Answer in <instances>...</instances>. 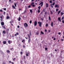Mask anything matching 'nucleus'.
Wrapping results in <instances>:
<instances>
[{
    "label": "nucleus",
    "instance_id": "5701e85b",
    "mask_svg": "<svg viewBox=\"0 0 64 64\" xmlns=\"http://www.w3.org/2000/svg\"><path fill=\"white\" fill-rule=\"evenodd\" d=\"M9 18H10V16H7L6 17L7 19H9Z\"/></svg>",
    "mask_w": 64,
    "mask_h": 64
},
{
    "label": "nucleus",
    "instance_id": "a19ab883",
    "mask_svg": "<svg viewBox=\"0 0 64 64\" xmlns=\"http://www.w3.org/2000/svg\"><path fill=\"white\" fill-rule=\"evenodd\" d=\"M26 10H25L24 11V13H26Z\"/></svg>",
    "mask_w": 64,
    "mask_h": 64
},
{
    "label": "nucleus",
    "instance_id": "f704fd0d",
    "mask_svg": "<svg viewBox=\"0 0 64 64\" xmlns=\"http://www.w3.org/2000/svg\"><path fill=\"white\" fill-rule=\"evenodd\" d=\"M48 26V24H46V27H47V26Z\"/></svg>",
    "mask_w": 64,
    "mask_h": 64
},
{
    "label": "nucleus",
    "instance_id": "e433bc0d",
    "mask_svg": "<svg viewBox=\"0 0 64 64\" xmlns=\"http://www.w3.org/2000/svg\"><path fill=\"white\" fill-rule=\"evenodd\" d=\"M52 0H50V3H52Z\"/></svg>",
    "mask_w": 64,
    "mask_h": 64
},
{
    "label": "nucleus",
    "instance_id": "39448f33",
    "mask_svg": "<svg viewBox=\"0 0 64 64\" xmlns=\"http://www.w3.org/2000/svg\"><path fill=\"white\" fill-rule=\"evenodd\" d=\"M37 24V22L36 21H35L34 22V26H36Z\"/></svg>",
    "mask_w": 64,
    "mask_h": 64
},
{
    "label": "nucleus",
    "instance_id": "a18cd8bd",
    "mask_svg": "<svg viewBox=\"0 0 64 64\" xmlns=\"http://www.w3.org/2000/svg\"><path fill=\"white\" fill-rule=\"evenodd\" d=\"M62 23H64V20H62Z\"/></svg>",
    "mask_w": 64,
    "mask_h": 64
},
{
    "label": "nucleus",
    "instance_id": "58836bf2",
    "mask_svg": "<svg viewBox=\"0 0 64 64\" xmlns=\"http://www.w3.org/2000/svg\"><path fill=\"white\" fill-rule=\"evenodd\" d=\"M40 10H38V12L39 13V12H40Z\"/></svg>",
    "mask_w": 64,
    "mask_h": 64
},
{
    "label": "nucleus",
    "instance_id": "4d7b16f0",
    "mask_svg": "<svg viewBox=\"0 0 64 64\" xmlns=\"http://www.w3.org/2000/svg\"><path fill=\"white\" fill-rule=\"evenodd\" d=\"M0 12H3V11L2 10H0Z\"/></svg>",
    "mask_w": 64,
    "mask_h": 64
},
{
    "label": "nucleus",
    "instance_id": "680f3d73",
    "mask_svg": "<svg viewBox=\"0 0 64 64\" xmlns=\"http://www.w3.org/2000/svg\"><path fill=\"white\" fill-rule=\"evenodd\" d=\"M44 31L45 32H47V30H44Z\"/></svg>",
    "mask_w": 64,
    "mask_h": 64
},
{
    "label": "nucleus",
    "instance_id": "3c124183",
    "mask_svg": "<svg viewBox=\"0 0 64 64\" xmlns=\"http://www.w3.org/2000/svg\"><path fill=\"white\" fill-rule=\"evenodd\" d=\"M0 18H1V19H2V16H0Z\"/></svg>",
    "mask_w": 64,
    "mask_h": 64
},
{
    "label": "nucleus",
    "instance_id": "09e8293b",
    "mask_svg": "<svg viewBox=\"0 0 64 64\" xmlns=\"http://www.w3.org/2000/svg\"><path fill=\"white\" fill-rule=\"evenodd\" d=\"M24 59H25V56H24Z\"/></svg>",
    "mask_w": 64,
    "mask_h": 64
},
{
    "label": "nucleus",
    "instance_id": "69168bd1",
    "mask_svg": "<svg viewBox=\"0 0 64 64\" xmlns=\"http://www.w3.org/2000/svg\"><path fill=\"white\" fill-rule=\"evenodd\" d=\"M13 49V48H10V50H12Z\"/></svg>",
    "mask_w": 64,
    "mask_h": 64
},
{
    "label": "nucleus",
    "instance_id": "0e129e2a",
    "mask_svg": "<svg viewBox=\"0 0 64 64\" xmlns=\"http://www.w3.org/2000/svg\"><path fill=\"white\" fill-rule=\"evenodd\" d=\"M48 32H50V30H48Z\"/></svg>",
    "mask_w": 64,
    "mask_h": 64
},
{
    "label": "nucleus",
    "instance_id": "338daca9",
    "mask_svg": "<svg viewBox=\"0 0 64 64\" xmlns=\"http://www.w3.org/2000/svg\"><path fill=\"white\" fill-rule=\"evenodd\" d=\"M3 64H5V62H3Z\"/></svg>",
    "mask_w": 64,
    "mask_h": 64
},
{
    "label": "nucleus",
    "instance_id": "cd10ccee",
    "mask_svg": "<svg viewBox=\"0 0 64 64\" xmlns=\"http://www.w3.org/2000/svg\"><path fill=\"white\" fill-rule=\"evenodd\" d=\"M38 10H40V6H39L38 7Z\"/></svg>",
    "mask_w": 64,
    "mask_h": 64
},
{
    "label": "nucleus",
    "instance_id": "6e6552de",
    "mask_svg": "<svg viewBox=\"0 0 64 64\" xmlns=\"http://www.w3.org/2000/svg\"><path fill=\"white\" fill-rule=\"evenodd\" d=\"M58 21H60V22H61V18H60L59 17L58 18Z\"/></svg>",
    "mask_w": 64,
    "mask_h": 64
},
{
    "label": "nucleus",
    "instance_id": "864d4df0",
    "mask_svg": "<svg viewBox=\"0 0 64 64\" xmlns=\"http://www.w3.org/2000/svg\"><path fill=\"white\" fill-rule=\"evenodd\" d=\"M28 8H30V7H31V6H28Z\"/></svg>",
    "mask_w": 64,
    "mask_h": 64
},
{
    "label": "nucleus",
    "instance_id": "2f4dec72",
    "mask_svg": "<svg viewBox=\"0 0 64 64\" xmlns=\"http://www.w3.org/2000/svg\"><path fill=\"white\" fill-rule=\"evenodd\" d=\"M58 10H59V9L58 8H57V9H56V12H57V11H58Z\"/></svg>",
    "mask_w": 64,
    "mask_h": 64
},
{
    "label": "nucleus",
    "instance_id": "393cba45",
    "mask_svg": "<svg viewBox=\"0 0 64 64\" xmlns=\"http://www.w3.org/2000/svg\"><path fill=\"white\" fill-rule=\"evenodd\" d=\"M3 32L4 34H5V33H6V32H5V30H4Z\"/></svg>",
    "mask_w": 64,
    "mask_h": 64
},
{
    "label": "nucleus",
    "instance_id": "473e14b6",
    "mask_svg": "<svg viewBox=\"0 0 64 64\" xmlns=\"http://www.w3.org/2000/svg\"><path fill=\"white\" fill-rule=\"evenodd\" d=\"M15 59H16V58H13L12 59V60H13V61H15Z\"/></svg>",
    "mask_w": 64,
    "mask_h": 64
},
{
    "label": "nucleus",
    "instance_id": "e2e57ef3",
    "mask_svg": "<svg viewBox=\"0 0 64 64\" xmlns=\"http://www.w3.org/2000/svg\"><path fill=\"white\" fill-rule=\"evenodd\" d=\"M46 14H47V12H46L45 13V14L46 15Z\"/></svg>",
    "mask_w": 64,
    "mask_h": 64
},
{
    "label": "nucleus",
    "instance_id": "aec40b11",
    "mask_svg": "<svg viewBox=\"0 0 64 64\" xmlns=\"http://www.w3.org/2000/svg\"><path fill=\"white\" fill-rule=\"evenodd\" d=\"M48 19L49 20H51V18L50 16H49L48 17Z\"/></svg>",
    "mask_w": 64,
    "mask_h": 64
},
{
    "label": "nucleus",
    "instance_id": "4c0bfd02",
    "mask_svg": "<svg viewBox=\"0 0 64 64\" xmlns=\"http://www.w3.org/2000/svg\"><path fill=\"white\" fill-rule=\"evenodd\" d=\"M14 5L15 7H16L17 6H16V3H14Z\"/></svg>",
    "mask_w": 64,
    "mask_h": 64
},
{
    "label": "nucleus",
    "instance_id": "423d86ee",
    "mask_svg": "<svg viewBox=\"0 0 64 64\" xmlns=\"http://www.w3.org/2000/svg\"><path fill=\"white\" fill-rule=\"evenodd\" d=\"M12 43V41H10L9 40H8V43L9 44H11Z\"/></svg>",
    "mask_w": 64,
    "mask_h": 64
},
{
    "label": "nucleus",
    "instance_id": "ea45409f",
    "mask_svg": "<svg viewBox=\"0 0 64 64\" xmlns=\"http://www.w3.org/2000/svg\"><path fill=\"white\" fill-rule=\"evenodd\" d=\"M50 55H51V57H52L53 56V54H51Z\"/></svg>",
    "mask_w": 64,
    "mask_h": 64
},
{
    "label": "nucleus",
    "instance_id": "6e6d98bb",
    "mask_svg": "<svg viewBox=\"0 0 64 64\" xmlns=\"http://www.w3.org/2000/svg\"><path fill=\"white\" fill-rule=\"evenodd\" d=\"M30 35H31V32H30Z\"/></svg>",
    "mask_w": 64,
    "mask_h": 64
},
{
    "label": "nucleus",
    "instance_id": "a878e982",
    "mask_svg": "<svg viewBox=\"0 0 64 64\" xmlns=\"http://www.w3.org/2000/svg\"><path fill=\"white\" fill-rule=\"evenodd\" d=\"M22 42L23 43L24 42H25V40H23L22 41Z\"/></svg>",
    "mask_w": 64,
    "mask_h": 64
},
{
    "label": "nucleus",
    "instance_id": "ddd939ff",
    "mask_svg": "<svg viewBox=\"0 0 64 64\" xmlns=\"http://www.w3.org/2000/svg\"><path fill=\"white\" fill-rule=\"evenodd\" d=\"M46 7L47 8H48V4L47 3H46Z\"/></svg>",
    "mask_w": 64,
    "mask_h": 64
},
{
    "label": "nucleus",
    "instance_id": "bf43d9fd",
    "mask_svg": "<svg viewBox=\"0 0 64 64\" xmlns=\"http://www.w3.org/2000/svg\"><path fill=\"white\" fill-rule=\"evenodd\" d=\"M41 19L42 20V21H43L44 20H43V18H41Z\"/></svg>",
    "mask_w": 64,
    "mask_h": 64
},
{
    "label": "nucleus",
    "instance_id": "f3484780",
    "mask_svg": "<svg viewBox=\"0 0 64 64\" xmlns=\"http://www.w3.org/2000/svg\"><path fill=\"white\" fill-rule=\"evenodd\" d=\"M20 20H21V18L20 17H19L18 19V20L19 21H20Z\"/></svg>",
    "mask_w": 64,
    "mask_h": 64
},
{
    "label": "nucleus",
    "instance_id": "412c9836",
    "mask_svg": "<svg viewBox=\"0 0 64 64\" xmlns=\"http://www.w3.org/2000/svg\"><path fill=\"white\" fill-rule=\"evenodd\" d=\"M12 7L14 9H15V6H14V5H12Z\"/></svg>",
    "mask_w": 64,
    "mask_h": 64
},
{
    "label": "nucleus",
    "instance_id": "c9c22d12",
    "mask_svg": "<svg viewBox=\"0 0 64 64\" xmlns=\"http://www.w3.org/2000/svg\"><path fill=\"white\" fill-rule=\"evenodd\" d=\"M55 2H54L52 4V6H54V4H55Z\"/></svg>",
    "mask_w": 64,
    "mask_h": 64
},
{
    "label": "nucleus",
    "instance_id": "37998d69",
    "mask_svg": "<svg viewBox=\"0 0 64 64\" xmlns=\"http://www.w3.org/2000/svg\"><path fill=\"white\" fill-rule=\"evenodd\" d=\"M21 46V44H18V46L20 47V46Z\"/></svg>",
    "mask_w": 64,
    "mask_h": 64
},
{
    "label": "nucleus",
    "instance_id": "9b49d317",
    "mask_svg": "<svg viewBox=\"0 0 64 64\" xmlns=\"http://www.w3.org/2000/svg\"><path fill=\"white\" fill-rule=\"evenodd\" d=\"M17 35H19V33L18 32H16V34H14V36H17Z\"/></svg>",
    "mask_w": 64,
    "mask_h": 64
},
{
    "label": "nucleus",
    "instance_id": "13d9d810",
    "mask_svg": "<svg viewBox=\"0 0 64 64\" xmlns=\"http://www.w3.org/2000/svg\"><path fill=\"white\" fill-rule=\"evenodd\" d=\"M55 40H56V38H54V41H55Z\"/></svg>",
    "mask_w": 64,
    "mask_h": 64
},
{
    "label": "nucleus",
    "instance_id": "774afa93",
    "mask_svg": "<svg viewBox=\"0 0 64 64\" xmlns=\"http://www.w3.org/2000/svg\"><path fill=\"white\" fill-rule=\"evenodd\" d=\"M18 28H19V26H17Z\"/></svg>",
    "mask_w": 64,
    "mask_h": 64
},
{
    "label": "nucleus",
    "instance_id": "a211bd4d",
    "mask_svg": "<svg viewBox=\"0 0 64 64\" xmlns=\"http://www.w3.org/2000/svg\"><path fill=\"white\" fill-rule=\"evenodd\" d=\"M60 12H61V11L59 10L58 11V15H59V14L60 13Z\"/></svg>",
    "mask_w": 64,
    "mask_h": 64
},
{
    "label": "nucleus",
    "instance_id": "603ef678",
    "mask_svg": "<svg viewBox=\"0 0 64 64\" xmlns=\"http://www.w3.org/2000/svg\"><path fill=\"white\" fill-rule=\"evenodd\" d=\"M58 34H59V35H61V33L59 32L58 33Z\"/></svg>",
    "mask_w": 64,
    "mask_h": 64
},
{
    "label": "nucleus",
    "instance_id": "7ed1b4c3",
    "mask_svg": "<svg viewBox=\"0 0 64 64\" xmlns=\"http://www.w3.org/2000/svg\"><path fill=\"white\" fill-rule=\"evenodd\" d=\"M24 27H28V24L26 23H25L24 24Z\"/></svg>",
    "mask_w": 64,
    "mask_h": 64
},
{
    "label": "nucleus",
    "instance_id": "9d476101",
    "mask_svg": "<svg viewBox=\"0 0 64 64\" xmlns=\"http://www.w3.org/2000/svg\"><path fill=\"white\" fill-rule=\"evenodd\" d=\"M39 31H37L36 33V35H38V34H39Z\"/></svg>",
    "mask_w": 64,
    "mask_h": 64
},
{
    "label": "nucleus",
    "instance_id": "bb28decb",
    "mask_svg": "<svg viewBox=\"0 0 64 64\" xmlns=\"http://www.w3.org/2000/svg\"><path fill=\"white\" fill-rule=\"evenodd\" d=\"M60 14L61 15H63V12H62L60 13Z\"/></svg>",
    "mask_w": 64,
    "mask_h": 64
},
{
    "label": "nucleus",
    "instance_id": "8fccbe9b",
    "mask_svg": "<svg viewBox=\"0 0 64 64\" xmlns=\"http://www.w3.org/2000/svg\"><path fill=\"white\" fill-rule=\"evenodd\" d=\"M4 10H6V8H4Z\"/></svg>",
    "mask_w": 64,
    "mask_h": 64
},
{
    "label": "nucleus",
    "instance_id": "f03ea898",
    "mask_svg": "<svg viewBox=\"0 0 64 64\" xmlns=\"http://www.w3.org/2000/svg\"><path fill=\"white\" fill-rule=\"evenodd\" d=\"M38 24H39V26L40 27H41V24H42V22H38Z\"/></svg>",
    "mask_w": 64,
    "mask_h": 64
},
{
    "label": "nucleus",
    "instance_id": "5fc2aeb1",
    "mask_svg": "<svg viewBox=\"0 0 64 64\" xmlns=\"http://www.w3.org/2000/svg\"><path fill=\"white\" fill-rule=\"evenodd\" d=\"M4 15H5V12H4Z\"/></svg>",
    "mask_w": 64,
    "mask_h": 64
},
{
    "label": "nucleus",
    "instance_id": "20e7f679",
    "mask_svg": "<svg viewBox=\"0 0 64 64\" xmlns=\"http://www.w3.org/2000/svg\"><path fill=\"white\" fill-rule=\"evenodd\" d=\"M41 7H42L43 5V2H41L39 4V5H41Z\"/></svg>",
    "mask_w": 64,
    "mask_h": 64
},
{
    "label": "nucleus",
    "instance_id": "4468645a",
    "mask_svg": "<svg viewBox=\"0 0 64 64\" xmlns=\"http://www.w3.org/2000/svg\"><path fill=\"white\" fill-rule=\"evenodd\" d=\"M58 5L57 4L55 5V7L56 8L57 7L58 8H59V6H58Z\"/></svg>",
    "mask_w": 64,
    "mask_h": 64
},
{
    "label": "nucleus",
    "instance_id": "72a5a7b5",
    "mask_svg": "<svg viewBox=\"0 0 64 64\" xmlns=\"http://www.w3.org/2000/svg\"><path fill=\"white\" fill-rule=\"evenodd\" d=\"M30 24H31V23H32V20H30Z\"/></svg>",
    "mask_w": 64,
    "mask_h": 64
},
{
    "label": "nucleus",
    "instance_id": "2eb2a0df",
    "mask_svg": "<svg viewBox=\"0 0 64 64\" xmlns=\"http://www.w3.org/2000/svg\"><path fill=\"white\" fill-rule=\"evenodd\" d=\"M40 33H41V34H42V35H44V32H42V31H41Z\"/></svg>",
    "mask_w": 64,
    "mask_h": 64
},
{
    "label": "nucleus",
    "instance_id": "4be33fe9",
    "mask_svg": "<svg viewBox=\"0 0 64 64\" xmlns=\"http://www.w3.org/2000/svg\"><path fill=\"white\" fill-rule=\"evenodd\" d=\"M50 13L51 15H52V14H53V12H52V11L51 10H50Z\"/></svg>",
    "mask_w": 64,
    "mask_h": 64
},
{
    "label": "nucleus",
    "instance_id": "c03bdc74",
    "mask_svg": "<svg viewBox=\"0 0 64 64\" xmlns=\"http://www.w3.org/2000/svg\"><path fill=\"white\" fill-rule=\"evenodd\" d=\"M48 49V48H45V50H47Z\"/></svg>",
    "mask_w": 64,
    "mask_h": 64
},
{
    "label": "nucleus",
    "instance_id": "dca6fc26",
    "mask_svg": "<svg viewBox=\"0 0 64 64\" xmlns=\"http://www.w3.org/2000/svg\"><path fill=\"white\" fill-rule=\"evenodd\" d=\"M30 12H31V14H32V13H33V11L32 10H30Z\"/></svg>",
    "mask_w": 64,
    "mask_h": 64
},
{
    "label": "nucleus",
    "instance_id": "0eeeda50",
    "mask_svg": "<svg viewBox=\"0 0 64 64\" xmlns=\"http://www.w3.org/2000/svg\"><path fill=\"white\" fill-rule=\"evenodd\" d=\"M3 44H6L7 43V42L6 41H4L3 42Z\"/></svg>",
    "mask_w": 64,
    "mask_h": 64
},
{
    "label": "nucleus",
    "instance_id": "1a4fd4ad",
    "mask_svg": "<svg viewBox=\"0 0 64 64\" xmlns=\"http://www.w3.org/2000/svg\"><path fill=\"white\" fill-rule=\"evenodd\" d=\"M6 52H7L8 53L10 54V51L9 50H6Z\"/></svg>",
    "mask_w": 64,
    "mask_h": 64
},
{
    "label": "nucleus",
    "instance_id": "f8f14e48",
    "mask_svg": "<svg viewBox=\"0 0 64 64\" xmlns=\"http://www.w3.org/2000/svg\"><path fill=\"white\" fill-rule=\"evenodd\" d=\"M1 24L2 25V26H3L4 25V22H2L1 23Z\"/></svg>",
    "mask_w": 64,
    "mask_h": 64
},
{
    "label": "nucleus",
    "instance_id": "f257e3e1",
    "mask_svg": "<svg viewBox=\"0 0 64 64\" xmlns=\"http://www.w3.org/2000/svg\"><path fill=\"white\" fill-rule=\"evenodd\" d=\"M28 43H29L30 42V41H31V37H30V34H28Z\"/></svg>",
    "mask_w": 64,
    "mask_h": 64
},
{
    "label": "nucleus",
    "instance_id": "c756f323",
    "mask_svg": "<svg viewBox=\"0 0 64 64\" xmlns=\"http://www.w3.org/2000/svg\"><path fill=\"white\" fill-rule=\"evenodd\" d=\"M32 7H35V5L34 4H32Z\"/></svg>",
    "mask_w": 64,
    "mask_h": 64
},
{
    "label": "nucleus",
    "instance_id": "b1692460",
    "mask_svg": "<svg viewBox=\"0 0 64 64\" xmlns=\"http://www.w3.org/2000/svg\"><path fill=\"white\" fill-rule=\"evenodd\" d=\"M50 6H51V7L52 8H53L54 6H52V4H50Z\"/></svg>",
    "mask_w": 64,
    "mask_h": 64
},
{
    "label": "nucleus",
    "instance_id": "49530a36",
    "mask_svg": "<svg viewBox=\"0 0 64 64\" xmlns=\"http://www.w3.org/2000/svg\"><path fill=\"white\" fill-rule=\"evenodd\" d=\"M3 27L4 28V29H6V28H5V26H3Z\"/></svg>",
    "mask_w": 64,
    "mask_h": 64
},
{
    "label": "nucleus",
    "instance_id": "79ce46f5",
    "mask_svg": "<svg viewBox=\"0 0 64 64\" xmlns=\"http://www.w3.org/2000/svg\"><path fill=\"white\" fill-rule=\"evenodd\" d=\"M64 18V17L63 16L62 17V20H63Z\"/></svg>",
    "mask_w": 64,
    "mask_h": 64
},
{
    "label": "nucleus",
    "instance_id": "de8ad7c7",
    "mask_svg": "<svg viewBox=\"0 0 64 64\" xmlns=\"http://www.w3.org/2000/svg\"><path fill=\"white\" fill-rule=\"evenodd\" d=\"M20 54H23V52H20Z\"/></svg>",
    "mask_w": 64,
    "mask_h": 64
},
{
    "label": "nucleus",
    "instance_id": "7c9ffc66",
    "mask_svg": "<svg viewBox=\"0 0 64 64\" xmlns=\"http://www.w3.org/2000/svg\"><path fill=\"white\" fill-rule=\"evenodd\" d=\"M28 54H29V53H26V56H28Z\"/></svg>",
    "mask_w": 64,
    "mask_h": 64
},
{
    "label": "nucleus",
    "instance_id": "052dcab7",
    "mask_svg": "<svg viewBox=\"0 0 64 64\" xmlns=\"http://www.w3.org/2000/svg\"><path fill=\"white\" fill-rule=\"evenodd\" d=\"M25 9H26V10H27V7H26L25 8Z\"/></svg>",
    "mask_w": 64,
    "mask_h": 64
},
{
    "label": "nucleus",
    "instance_id": "c85d7f7f",
    "mask_svg": "<svg viewBox=\"0 0 64 64\" xmlns=\"http://www.w3.org/2000/svg\"><path fill=\"white\" fill-rule=\"evenodd\" d=\"M33 4H34V2H32V3L30 4V5L32 6Z\"/></svg>",
    "mask_w": 64,
    "mask_h": 64
},
{
    "label": "nucleus",
    "instance_id": "6ab92c4d",
    "mask_svg": "<svg viewBox=\"0 0 64 64\" xmlns=\"http://www.w3.org/2000/svg\"><path fill=\"white\" fill-rule=\"evenodd\" d=\"M53 22H52L51 24V26L52 27H53Z\"/></svg>",
    "mask_w": 64,
    "mask_h": 64
}]
</instances>
